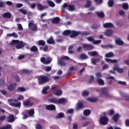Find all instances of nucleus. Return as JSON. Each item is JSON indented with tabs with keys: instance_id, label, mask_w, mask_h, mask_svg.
Here are the masks:
<instances>
[{
	"instance_id": "f257e3e1",
	"label": "nucleus",
	"mask_w": 129,
	"mask_h": 129,
	"mask_svg": "<svg viewBox=\"0 0 129 129\" xmlns=\"http://www.w3.org/2000/svg\"><path fill=\"white\" fill-rule=\"evenodd\" d=\"M16 44H17L16 45ZM10 45L11 46H14L15 45H16V49H22V48H24L25 47V43H24V41H21L20 42V40H13L10 43Z\"/></svg>"
},
{
	"instance_id": "f03ea898",
	"label": "nucleus",
	"mask_w": 129,
	"mask_h": 129,
	"mask_svg": "<svg viewBox=\"0 0 129 129\" xmlns=\"http://www.w3.org/2000/svg\"><path fill=\"white\" fill-rule=\"evenodd\" d=\"M38 80L39 84L42 85L46 83V82H49L50 78L47 76L42 75L38 77Z\"/></svg>"
},
{
	"instance_id": "7ed1b4c3",
	"label": "nucleus",
	"mask_w": 129,
	"mask_h": 129,
	"mask_svg": "<svg viewBox=\"0 0 129 129\" xmlns=\"http://www.w3.org/2000/svg\"><path fill=\"white\" fill-rule=\"evenodd\" d=\"M100 96V97H105V98H111L112 97V96L109 95L108 90L107 88L102 89Z\"/></svg>"
},
{
	"instance_id": "20e7f679",
	"label": "nucleus",
	"mask_w": 129,
	"mask_h": 129,
	"mask_svg": "<svg viewBox=\"0 0 129 129\" xmlns=\"http://www.w3.org/2000/svg\"><path fill=\"white\" fill-rule=\"evenodd\" d=\"M99 122L102 125H105L108 123V117L107 116H102L99 119Z\"/></svg>"
},
{
	"instance_id": "39448f33",
	"label": "nucleus",
	"mask_w": 129,
	"mask_h": 129,
	"mask_svg": "<svg viewBox=\"0 0 129 129\" xmlns=\"http://www.w3.org/2000/svg\"><path fill=\"white\" fill-rule=\"evenodd\" d=\"M8 102H9V104L10 105H11V106H14V107H20V106H21V102H19V103H11L13 102V101L14 100V99H9L8 100Z\"/></svg>"
},
{
	"instance_id": "423d86ee",
	"label": "nucleus",
	"mask_w": 129,
	"mask_h": 129,
	"mask_svg": "<svg viewBox=\"0 0 129 129\" xmlns=\"http://www.w3.org/2000/svg\"><path fill=\"white\" fill-rule=\"evenodd\" d=\"M83 48L84 49H86L87 50H90L94 49V46H93V45L92 44L85 43L83 45Z\"/></svg>"
},
{
	"instance_id": "0eeeda50",
	"label": "nucleus",
	"mask_w": 129,
	"mask_h": 129,
	"mask_svg": "<svg viewBox=\"0 0 129 129\" xmlns=\"http://www.w3.org/2000/svg\"><path fill=\"white\" fill-rule=\"evenodd\" d=\"M40 61L41 62H42V63H43V64H45V65L50 64V63L52 62V60H51L50 58H47L46 59V58L44 57H41Z\"/></svg>"
},
{
	"instance_id": "6e6552de",
	"label": "nucleus",
	"mask_w": 129,
	"mask_h": 129,
	"mask_svg": "<svg viewBox=\"0 0 129 129\" xmlns=\"http://www.w3.org/2000/svg\"><path fill=\"white\" fill-rule=\"evenodd\" d=\"M16 86H17V83H16L10 84L7 87V89L9 91H14V90H15V88H16Z\"/></svg>"
},
{
	"instance_id": "1a4fd4ad",
	"label": "nucleus",
	"mask_w": 129,
	"mask_h": 129,
	"mask_svg": "<svg viewBox=\"0 0 129 129\" xmlns=\"http://www.w3.org/2000/svg\"><path fill=\"white\" fill-rule=\"evenodd\" d=\"M46 110H50V111H53L56 109V106L53 104L47 105L45 107Z\"/></svg>"
},
{
	"instance_id": "9d476101",
	"label": "nucleus",
	"mask_w": 129,
	"mask_h": 129,
	"mask_svg": "<svg viewBox=\"0 0 129 129\" xmlns=\"http://www.w3.org/2000/svg\"><path fill=\"white\" fill-rule=\"evenodd\" d=\"M119 114L116 113L112 116L111 119L114 122H117L118 121V119H119Z\"/></svg>"
},
{
	"instance_id": "9b49d317",
	"label": "nucleus",
	"mask_w": 129,
	"mask_h": 129,
	"mask_svg": "<svg viewBox=\"0 0 129 129\" xmlns=\"http://www.w3.org/2000/svg\"><path fill=\"white\" fill-rule=\"evenodd\" d=\"M79 35H80V32L72 30L70 35V38H75L77 37V36H79Z\"/></svg>"
},
{
	"instance_id": "f8f14e48",
	"label": "nucleus",
	"mask_w": 129,
	"mask_h": 129,
	"mask_svg": "<svg viewBox=\"0 0 129 129\" xmlns=\"http://www.w3.org/2000/svg\"><path fill=\"white\" fill-rule=\"evenodd\" d=\"M82 108H83V102L79 101L77 103L76 109V110H79L80 109H82Z\"/></svg>"
},
{
	"instance_id": "ddd939ff",
	"label": "nucleus",
	"mask_w": 129,
	"mask_h": 129,
	"mask_svg": "<svg viewBox=\"0 0 129 129\" xmlns=\"http://www.w3.org/2000/svg\"><path fill=\"white\" fill-rule=\"evenodd\" d=\"M106 79L107 80L108 84L109 85L112 84V81H114V80H115L114 79V77L112 76L106 77Z\"/></svg>"
},
{
	"instance_id": "4468645a",
	"label": "nucleus",
	"mask_w": 129,
	"mask_h": 129,
	"mask_svg": "<svg viewBox=\"0 0 129 129\" xmlns=\"http://www.w3.org/2000/svg\"><path fill=\"white\" fill-rule=\"evenodd\" d=\"M7 121L8 122H14L15 121V115L11 114L7 117Z\"/></svg>"
},
{
	"instance_id": "2eb2a0df",
	"label": "nucleus",
	"mask_w": 129,
	"mask_h": 129,
	"mask_svg": "<svg viewBox=\"0 0 129 129\" xmlns=\"http://www.w3.org/2000/svg\"><path fill=\"white\" fill-rule=\"evenodd\" d=\"M33 104H34V103L31 102L30 100H27L24 102V106H32Z\"/></svg>"
},
{
	"instance_id": "dca6fc26",
	"label": "nucleus",
	"mask_w": 129,
	"mask_h": 129,
	"mask_svg": "<svg viewBox=\"0 0 129 129\" xmlns=\"http://www.w3.org/2000/svg\"><path fill=\"white\" fill-rule=\"evenodd\" d=\"M115 43L116 45H118V46H122L124 44L123 41L120 40V38L116 39L115 40Z\"/></svg>"
},
{
	"instance_id": "f3484780",
	"label": "nucleus",
	"mask_w": 129,
	"mask_h": 129,
	"mask_svg": "<svg viewBox=\"0 0 129 129\" xmlns=\"http://www.w3.org/2000/svg\"><path fill=\"white\" fill-rule=\"evenodd\" d=\"M47 44H49L50 45L55 44V40H54L53 36H50V38L47 40Z\"/></svg>"
},
{
	"instance_id": "a211bd4d",
	"label": "nucleus",
	"mask_w": 129,
	"mask_h": 129,
	"mask_svg": "<svg viewBox=\"0 0 129 129\" xmlns=\"http://www.w3.org/2000/svg\"><path fill=\"white\" fill-rule=\"evenodd\" d=\"M3 17L5 19H11L12 18V14L10 12H6L3 15Z\"/></svg>"
},
{
	"instance_id": "6ab92c4d",
	"label": "nucleus",
	"mask_w": 129,
	"mask_h": 129,
	"mask_svg": "<svg viewBox=\"0 0 129 129\" xmlns=\"http://www.w3.org/2000/svg\"><path fill=\"white\" fill-rule=\"evenodd\" d=\"M60 22V18L56 17L54 18L51 21L52 24H59Z\"/></svg>"
},
{
	"instance_id": "aec40b11",
	"label": "nucleus",
	"mask_w": 129,
	"mask_h": 129,
	"mask_svg": "<svg viewBox=\"0 0 129 129\" xmlns=\"http://www.w3.org/2000/svg\"><path fill=\"white\" fill-rule=\"evenodd\" d=\"M112 34H113V31H112L111 29L107 30L105 33V35L106 36H107V37H110V36H111Z\"/></svg>"
},
{
	"instance_id": "412c9836",
	"label": "nucleus",
	"mask_w": 129,
	"mask_h": 129,
	"mask_svg": "<svg viewBox=\"0 0 129 129\" xmlns=\"http://www.w3.org/2000/svg\"><path fill=\"white\" fill-rule=\"evenodd\" d=\"M104 28H113V24L112 23H106L103 25Z\"/></svg>"
},
{
	"instance_id": "4be33fe9",
	"label": "nucleus",
	"mask_w": 129,
	"mask_h": 129,
	"mask_svg": "<svg viewBox=\"0 0 129 129\" xmlns=\"http://www.w3.org/2000/svg\"><path fill=\"white\" fill-rule=\"evenodd\" d=\"M49 102H51V103H54L55 104H58V99L56 98H51L48 100Z\"/></svg>"
},
{
	"instance_id": "5701e85b",
	"label": "nucleus",
	"mask_w": 129,
	"mask_h": 129,
	"mask_svg": "<svg viewBox=\"0 0 129 129\" xmlns=\"http://www.w3.org/2000/svg\"><path fill=\"white\" fill-rule=\"evenodd\" d=\"M37 44L39 46H45L46 45V42L43 40H39L37 41Z\"/></svg>"
},
{
	"instance_id": "b1692460",
	"label": "nucleus",
	"mask_w": 129,
	"mask_h": 129,
	"mask_svg": "<svg viewBox=\"0 0 129 129\" xmlns=\"http://www.w3.org/2000/svg\"><path fill=\"white\" fill-rule=\"evenodd\" d=\"M58 63L60 66H66V62L61 58L58 60Z\"/></svg>"
},
{
	"instance_id": "393cba45",
	"label": "nucleus",
	"mask_w": 129,
	"mask_h": 129,
	"mask_svg": "<svg viewBox=\"0 0 129 129\" xmlns=\"http://www.w3.org/2000/svg\"><path fill=\"white\" fill-rule=\"evenodd\" d=\"M72 31L70 30H64L62 34L63 36H69V35H71Z\"/></svg>"
},
{
	"instance_id": "a878e982",
	"label": "nucleus",
	"mask_w": 129,
	"mask_h": 129,
	"mask_svg": "<svg viewBox=\"0 0 129 129\" xmlns=\"http://www.w3.org/2000/svg\"><path fill=\"white\" fill-rule=\"evenodd\" d=\"M68 10L70 12H73L75 10V7H74L72 4H70L68 7Z\"/></svg>"
},
{
	"instance_id": "bb28decb",
	"label": "nucleus",
	"mask_w": 129,
	"mask_h": 129,
	"mask_svg": "<svg viewBox=\"0 0 129 129\" xmlns=\"http://www.w3.org/2000/svg\"><path fill=\"white\" fill-rule=\"evenodd\" d=\"M80 59L81 60H85V59H88V56L85 53H82L80 56Z\"/></svg>"
},
{
	"instance_id": "cd10ccee",
	"label": "nucleus",
	"mask_w": 129,
	"mask_h": 129,
	"mask_svg": "<svg viewBox=\"0 0 129 129\" xmlns=\"http://www.w3.org/2000/svg\"><path fill=\"white\" fill-rule=\"evenodd\" d=\"M91 113V111L89 109H86L84 110L83 114L84 115H85V116H88V115H89V114H90Z\"/></svg>"
},
{
	"instance_id": "c85d7f7f",
	"label": "nucleus",
	"mask_w": 129,
	"mask_h": 129,
	"mask_svg": "<svg viewBox=\"0 0 129 129\" xmlns=\"http://www.w3.org/2000/svg\"><path fill=\"white\" fill-rule=\"evenodd\" d=\"M31 52H35V53H37L38 52V47L35 45H33L31 48H30Z\"/></svg>"
},
{
	"instance_id": "c756f323",
	"label": "nucleus",
	"mask_w": 129,
	"mask_h": 129,
	"mask_svg": "<svg viewBox=\"0 0 129 129\" xmlns=\"http://www.w3.org/2000/svg\"><path fill=\"white\" fill-rule=\"evenodd\" d=\"M7 37H14V38H17L18 37V35L15 32H13V33L8 34Z\"/></svg>"
},
{
	"instance_id": "7c9ffc66",
	"label": "nucleus",
	"mask_w": 129,
	"mask_h": 129,
	"mask_svg": "<svg viewBox=\"0 0 129 129\" xmlns=\"http://www.w3.org/2000/svg\"><path fill=\"white\" fill-rule=\"evenodd\" d=\"M48 89H50V86H47L44 87L42 90L43 94H48V92H47V90H48Z\"/></svg>"
},
{
	"instance_id": "2f4dec72",
	"label": "nucleus",
	"mask_w": 129,
	"mask_h": 129,
	"mask_svg": "<svg viewBox=\"0 0 129 129\" xmlns=\"http://www.w3.org/2000/svg\"><path fill=\"white\" fill-rule=\"evenodd\" d=\"M28 113L30 116H33L35 114V110L34 109H30L28 111Z\"/></svg>"
},
{
	"instance_id": "473e14b6",
	"label": "nucleus",
	"mask_w": 129,
	"mask_h": 129,
	"mask_svg": "<svg viewBox=\"0 0 129 129\" xmlns=\"http://www.w3.org/2000/svg\"><path fill=\"white\" fill-rule=\"evenodd\" d=\"M0 129H13V127H12V125L10 124H7L5 126L0 127Z\"/></svg>"
},
{
	"instance_id": "72a5a7b5",
	"label": "nucleus",
	"mask_w": 129,
	"mask_h": 129,
	"mask_svg": "<svg viewBox=\"0 0 129 129\" xmlns=\"http://www.w3.org/2000/svg\"><path fill=\"white\" fill-rule=\"evenodd\" d=\"M64 113L62 112L58 113L55 116L56 118H63L64 117Z\"/></svg>"
},
{
	"instance_id": "f704fd0d",
	"label": "nucleus",
	"mask_w": 129,
	"mask_h": 129,
	"mask_svg": "<svg viewBox=\"0 0 129 129\" xmlns=\"http://www.w3.org/2000/svg\"><path fill=\"white\" fill-rule=\"evenodd\" d=\"M105 61H106V62H109V63H116V62H117V59H110L109 58H105Z\"/></svg>"
},
{
	"instance_id": "c9c22d12",
	"label": "nucleus",
	"mask_w": 129,
	"mask_h": 129,
	"mask_svg": "<svg viewBox=\"0 0 129 129\" xmlns=\"http://www.w3.org/2000/svg\"><path fill=\"white\" fill-rule=\"evenodd\" d=\"M66 102V100L64 98H60L59 99H57V104L60 103H64Z\"/></svg>"
},
{
	"instance_id": "e433bc0d",
	"label": "nucleus",
	"mask_w": 129,
	"mask_h": 129,
	"mask_svg": "<svg viewBox=\"0 0 129 129\" xmlns=\"http://www.w3.org/2000/svg\"><path fill=\"white\" fill-rule=\"evenodd\" d=\"M113 56H114V54L112 52H110L105 54V57H106V58H110L113 57Z\"/></svg>"
},
{
	"instance_id": "4c0bfd02",
	"label": "nucleus",
	"mask_w": 129,
	"mask_h": 129,
	"mask_svg": "<svg viewBox=\"0 0 129 129\" xmlns=\"http://www.w3.org/2000/svg\"><path fill=\"white\" fill-rule=\"evenodd\" d=\"M87 100H88V101H90V102H96V101H97V98H88L87 99Z\"/></svg>"
},
{
	"instance_id": "58836bf2",
	"label": "nucleus",
	"mask_w": 129,
	"mask_h": 129,
	"mask_svg": "<svg viewBox=\"0 0 129 129\" xmlns=\"http://www.w3.org/2000/svg\"><path fill=\"white\" fill-rule=\"evenodd\" d=\"M114 70L117 71L118 73H122L123 72V70L117 67H114Z\"/></svg>"
},
{
	"instance_id": "ea45409f",
	"label": "nucleus",
	"mask_w": 129,
	"mask_h": 129,
	"mask_svg": "<svg viewBox=\"0 0 129 129\" xmlns=\"http://www.w3.org/2000/svg\"><path fill=\"white\" fill-rule=\"evenodd\" d=\"M91 6V1L87 0L86 4L85 5V8H90Z\"/></svg>"
},
{
	"instance_id": "a19ab883",
	"label": "nucleus",
	"mask_w": 129,
	"mask_h": 129,
	"mask_svg": "<svg viewBox=\"0 0 129 129\" xmlns=\"http://www.w3.org/2000/svg\"><path fill=\"white\" fill-rule=\"evenodd\" d=\"M47 3L48 4L49 7H51V8H54V7H55V3H54L53 2L48 0L47 1Z\"/></svg>"
},
{
	"instance_id": "79ce46f5",
	"label": "nucleus",
	"mask_w": 129,
	"mask_h": 129,
	"mask_svg": "<svg viewBox=\"0 0 129 129\" xmlns=\"http://www.w3.org/2000/svg\"><path fill=\"white\" fill-rule=\"evenodd\" d=\"M55 94L57 96H60L62 94V90H57L55 91Z\"/></svg>"
},
{
	"instance_id": "37998d69",
	"label": "nucleus",
	"mask_w": 129,
	"mask_h": 129,
	"mask_svg": "<svg viewBox=\"0 0 129 129\" xmlns=\"http://www.w3.org/2000/svg\"><path fill=\"white\" fill-rule=\"evenodd\" d=\"M114 4V1L113 0H109L108 2V6L110 8H111Z\"/></svg>"
},
{
	"instance_id": "c03bdc74",
	"label": "nucleus",
	"mask_w": 129,
	"mask_h": 129,
	"mask_svg": "<svg viewBox=\"0 0 129 129\" xmlns=\"http://www.w3.org/2000/svg\"><path fill=\"white\" fill-rule=\"evenodd\" d=\"M97 15L99 18H104V17H105L104 13H103V12H98L97 13Z\"/></svg>"
},
{
	"instance_id": "a18cd8bd",
	"label": "nucleus",
	"mask_w": 129,
	"mask_h": 129,
	"mask_svg": "<svg viewBox=\"0 0 129 129\" xmlns=\"http://www.w3.org/2000/svg\"><path fill=\"white\" fill-rule=\"evenodd\" d=\"M82 95L83 96H87L88 95H89V91L88 90H84L82 92Z\"/></svg>"
},
{
	"instance_id": "49530a36",
	"label": "nucleus",
	"mask_w": 129,
	"mask_h": 129,
	"mask_svg": "<svg viewBox=\"0 0 129 129\" xmlns=\"http://www.w3.org/2000/svg\"><path fill=\"white\" fill-rule=\"evenodd\" d=\"M37 7H38V8H39V11H43V10L45 9V7L41 4H38L37 5Z\"/></svg>"
},
{
	"instance_id": "de8ad7c7",
	"label": "nucleus",
	"mask_w": 129,
	"mask_h": 129,
	"mask_svg": "<svg viewBox=\"0 0 129 129\" xmlns=\"http://www.w3.org/2000/svg\"><path fill=\"white\" fill-rule=\"evenodd\" d=\"M121 96L122 97H124L126 100H129V96H127L125 93H121Z\"/></svg>"
},
{
	"instance_id": "09e8293b",
	"label": "nucleus",
	"mask_w": 129,
	"mask_h": 129,
	"mask_svg": "<svg viewBox=\"0 0 129 129\" xmlns=\"http://www.w3.org/2000/svg\"><path fill=\"white\" fill-rule=\"evenodd\" d=\"M19 12L20 13H21L22 14H23V15H24L25 16V15H27V14L28 13V12H27V11H26V10L23 9H20L19 10Z\"/></svg>"
},
{
	"instance_id": "8fccbe9b",
	"label": "nucleus",
	"mask_w": 129,
	"mask_h": 129,
	"mask_svg": "<svg viewBox=\"0 0 129 129\" xmlns=\"http://www.w3.org/2000/svg\"><path fill=\"white\" fill-rule=\"evenodd\" d=\"M17 91H20V92H25V91H26V89L24 87H19L17 89Z\"/></svg>"
},
{
	"instance_id": "3c124183",
	"label": "nucleus",
	"mask_w": 129,
	"mask_h": 129,
	"mask_svg": "<svg viewBox=\"0 0 129 129\" xmlns=\"http://www.w3.org/2000/svg\"><path fill=\"white\" fill-rule=\"evenodd\" d=\"M97 55H98V52L96 51H93L91 52V56H92V57H94V56Z\"/></svg>"
},
{
	"instance_id": "603ef678",
	"label": "nucleus",
	"mask_w": 129,
	"mask_h": 129,
	"mask_svg": "<svg viewBox=\"0 0 129 129\" xmlns=\"http://www.w3.org/2000/svg\"><path fill=\"white\" fill-rule=\"evenodd\" d=\"M91 32L84 31L81 33L82 36H87L88 35H91Z\"/></svg>"
},
{
	"instance_id": "864d4df0",
	"label": "nucleus",
	"mask_w": 129,
	"mask_h": 129,
	"mask_svg": "<svg viewBox=\"0 0 129 129\" xmlns=\"http://www.w3.org/2000/svg\"><path fill=\"white\" fill-rule=\"evenodd\" d=\"M98 83L99 85H104V81L101 79H99L98 80Z\"/></svg>"
},
{
	"instance_id": "5fc2aeb1",
	"label": "nucleus",
	"mask_w": 129,
	"mask_h": 129,
	"mask_svg": "<svg viewBox=\"0 0 129 129\" xmlns=\"http://www.w3.org/2000/svg\"><path fill=\"white\" fill-rule=\"evenodd\" d=\"M122 8L124 10H128V4H127V3H124L122 5Z\"/></svg>"
},
{
	"instance_id": "6e6d98bb",
	"label": "nucleus",
	"mask_w": 129,
	"mask_h": 129,
	"mask_svg": "<svg viewBox=\"0 0 129 129\" xmlns=\"http://www.w3.org/2000/svg\"><path fill=\"white\" fill-rule=\"evenodd\" d=\"M101 43V40H94L93 44H94V45H97L98 44H100Z\"/></svg>"
},
{
	"instance_id": "4d7b16f0",
	"label": "nucleus",
	"mask_w": 129,
	"mask_h": 129,
	"mask_svg": "<svg viewBox=\"0 0 129 129\" xmlns=\"http://www.w3.org/2000/svg\"><path fill=\"white\" fill-rule=\"evenodd\" d=\"M93 81H94V76H90V79L89 80V83L90 84H91V83H92V82H93Z\"/></svg>"
},
{
	"instance_id": "13d9d810",
	"label": "nucleus",
	"mask_w": 129,
	"mask_h": 129,
	"mask_svg": "<svg viewBox=\"0 0 129 129\" xmlns=\"http://www.w3.org/2000/svg\"><path fill=\"white\" fill-rule=\"evenodd\" d=\"M18 29L19 30V31H23L24 30V28H23V26H22V24H18Z\"/></svg>"
},
{
	"instance_id": "bf43d9fd",
	"label": "nucleus",
	"mask_w": 129,
	"mask_h": 129,
	"mask_svg": "<svg viewBox=\"0 0 129 129\" xmlns=\"http://www.w3.org/2000/svg\"><path fill=\"white\" fill-rule=\"evenodd\" d=\"M31 28L32 31H33V32H36V31H37V29H38L37 25H34Z\"/></svg>"
},
{
	"instance_id": "052dcab7",
	"label": "nucleus",
	"mask_w": 129,
	"mask_h": 129,
	"mask_svg": "<svg viewBox=\"0 0 129 129\" xmlns=\"http://www.w3.org/2000/svg\"><path fill=\"white\" fill-rule=\"evenodd\" d=\"M5 83H6V81L3 79H0V86H4L5 85Z\"/></svg>"
},
{
	"instance_id": "680f3d73",
	"label": "nucleus",
	"mask_w": 129,
	"mask_h": 129,
	"mask_svg": "<svg viewBox=\"0 0 129 129\" xmlns=\"http://www.w3.org/2000/svg\"><path fill=\"white\" fill-rule=\"evenodd\" d=\"M68 4L67 3H64L63 4L62 7V10H65V9H66V8H67V9H68Z\"/></svg>"
},
{
	"instance_id": "e2e57ef3",
	"label": "nucleus",
	"mask_w": 129,
	"mask_h": 129,
	"mask_svg": "<svg viewBox=\"0 0 129 129\" xmlns=\"http://www.w3.org/2000/svg\"><path fill=\"white\" fill-rule=\"evenodd\" d=\"M60 59H61L62 60H70V58L69 56H62Z\"/></svg>"
},
{
	"instance_id": "0e129e2a",
	"label": "nucleus",
	"mask_w": 129,
	"mask_h": 129,
	"mask_svg": "<svg viewBox=\"0 0 129 129\" xmlns=\"http://www.w3.org/2000/svg\"><path fill=\"white\" fill-rule=\"evenodd\" d=\"M87 40H88V41H89V42H94V39H93V38L91 37H89L87 38Z\"/></svg>"
},
{
	"instance_id": "69168bd1",
	"label": "nucleus",
	"mask_w": 129,
	"mask_h": 129,
	"mask_svg": "<svg viewBox=\"0 0 129 129\" xmlns=\"http://www.w3.org/2000/svg\"><path fill=\"white\" fill-rule=\"evenodd\" d=\"M74 112V109H69L68 110V113L69 114H71Z\"/></svg>"
},
{
	"instance_id": "338daca9",
	"label": "nucleus",
	"mask_w": 129,
	"mask_h": 129,
	"mask_svg": "<svg viewBox=\"0 0 129 129\" xmlns=\"http://www.w3.org/2000/svg\"><path fill=\"white\" fill-rule=\"evenodd\" d=\"M36 129H43V127H42V125H41V124H37L36 125Z\"/></svg>"
},
{
	"instance_id": "774afa93",
	"label": "nucleus",
	"mask_w": 129,
	"mask_h": 129,
	"mask_svg": "<svg viewBox=\"0 0 129 129\" xmlns=\"http://www.w3.org/2000/svg\"><path fill=\"white\" fill-rule=\"evenodd\" d=\"M125 124L126 126H129V119H126L125 121Z\"/></svg>"
}]
</instances>
